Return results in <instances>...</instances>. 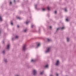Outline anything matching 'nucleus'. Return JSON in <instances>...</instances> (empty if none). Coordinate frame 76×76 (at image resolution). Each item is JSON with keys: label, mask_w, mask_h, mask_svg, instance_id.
<instances>
[{"label": "nucleus", "mask_w": 76, "mask_h": 76, "mask_svg": "<svg viewBox=\"0 0 76 76\" xmlns=\"http://www.w3.org/2000/svg\"><path fill=\"white\" fill-rule=\"evenodd\" d=\"M26 45H24L22 48L23 50V51H25V50H26Z\"/></svg>", "instance_id": "nucleus-1"}, {"label": "nucleus", "mask_w": 76, "mask_h": 76, "mask_svg": "<svg viewBox=\"0 0 76 76\" xmlns=\"http://www.w3.org/2000/svg\"><path fill=\"white\" fill-rule=\"evenodd\" d=\"M34 75H35L37 74V71L35 70H33Z\"/></svg>", "instance_id": "nucleus-2"}, {"label": "nucleus", "mask_w": 76, "mask_h": 76, "mask_svg": "<svg viewBox=\"0 0 76 76\" xmlns=\"http://www.w3.org/2000/svg\"><path fill=\"white\" fill-rule=\"evenodd\" d=\"M50 48L49 47L48 48L47 50L46 51V53H48L50 51Z\"/></svg>", "instance_id": "nucleus-3"}, {"label": "nucleus", "mask_w": 76, "mask_h": 76, "mask_svg": "<svg viewBox=\"0 0 76 76\" xmlns=\"http://www.w3.org/2000/svg\"><path fill=\"white\" fill-rule=\"evenodd\" d=\"M58 64H59V61L58 60L56 62V66H58Z\"/></svg>", "instance_id": "nucleus-4"}, {"label": "nucleus", "mask_w": 76, "mask_h": 76, "mask_svg": "<svg viewBox=\"0 0 76 76\" xmlns=\"http://www.w3.org/2000/svg\"><path fill=\"white\" fill-rule=\"evenodd\" d=\"M9 47H10V45H8L7 47V50H9Z\"/></svg>", "instance_id": "nucleus-5"}, {"label": "nucleus", "mask_w": 76, "mask_h": 76, "mask_svg": "<svg viewBox=\"0 0 76 76\" xmlns=\"http://www.w3.org/2000/svg\"><path fill=\"white\" fill-rule=\"evenodd\" d=\"M66 39H67V42H69V38H67Z\"/></svg>", "instance_id": "nucleus-6"}, {"label": "nucleus", "mask_w": 76, "mask_h": 76, "mask_svg": "<svg viewBox=\"0 0 76 76\" xmlns=\"http://www.w3.org/2000/svg\"><path fill=\"white\" fill-rule=\"evenodd\" d=\"M0 20H1V21H2V18H1V16H0Z\"/></svg>", "instance_id": "nucleus-7"}, {"label": "nucleus", "mask_w": 76, "mask_h": 76, "mask_svg": "<svg viewBox=\"0 0 76 76\" xmlns=\"http://www.w3.org/2000/svg\"><path fill=\"white\" fill-rule=\"evenodd\" d=\"M40 43H39L37 45V47H39V46H40Z\"/></svg>", "instance_id": "nucleus-8"}, {"label": "nucleus", "mask_w": 76, "mask_h": 76, "mask_svg": "<svg viewBox=\"0 0 76 76\" xmlns=\"http://www.w3.org/2000/svg\"><path fill=\"white\" fill-rule=\"evenodd\" d=\"M47 9H48V10H50V7H48Z\"/></svg>", "instance_id": "nucleus-9"}, {"label": "nucleus", "mask_w": 76, "mask_h": 76, "mask_svg": "<svg viewBox=\"0 0 76 76\" xmlns=\"http://www.w3.org/2000/svg\"><path fill=\"white\" fill-rule=\"evenodd\" d=\"M16 38L18 39V38H19V37L18 36H16L15 37Z\"/></svg>", "instance_id": "nucleus-10"}, {"label": "nucleus", "mask_w": 76, "mask_h": 76, "mask_svg": "<svg viewBox=\"0 0 76 76\" xmlns=\"http://www.w3.org/2000/svg\"><path fill=\"white\" fill-rule=\"evenodd\" d=\"M64 28H65L64 27H62L61 29H64Z\"/></svg>", "instance_id": "nucleus-11"}, {"label": "nucleus", "mask_w": 76, "mask_h": 76, "mask_svg": "<svg viewBox=\"0 0 76 76\" xmlns=\"http://www.w3.org/2000/svg\"><path fill=\"white\" fill-rule=\"evenodd\" d=\"M48 67V65H47L45 66V67Z\"/></svg>", "instance_id": "nucleus-12"}, {"label": "nucleus", "mask_w": 76, "mask_h": 76, "mask_svg": "<svg viewBox=\"0 0 76 76\" xmlns=\"http://www.w3.org/2000/svg\"><path fill=\"white\" fill-rule=\"evenodd\" d=\"M29 23V22L28 21V22H26V25H27L28 23Z\"/></svg>", "instance_id": "nucleus-13"}, {"label": "nucleus", "mask_w": 76, "mask_h": 76, "mask_svg": "<svg viewBox=\"0 0 76 76\" xmlns=\"http://www.w3.org/2000/svg\"><path fill=\"white\" fill-rule=\"evenodd\" d=\"M48 41H51V39H48Z\"/></svg>", "instance_id": "nucleus-14"}, {"label": "nucleus", "mask_w": 76, "mask_h": 76, "mask_svg": "<svg viewBox=\"0 0 76 76\" xmlns=\"http://www.w3.org/2000/svg\"><path fill=\"white\" fill-rule=\"evenodd\" d=\"M42 10L43 11H45V9L43 8L42 9Z\"/></svg>", "instance_id": "nucleus-15"}, {"label": "nucleus", "mask_w": 76, "mask_h": 76, "mask_svg": "<svg viewBox=\"0 0 76 76\" xmlns=\"http://www.w3.org/2000/svg\"><path fill=\"white\" fill-rule=\"evenodd\" d=\"M26 31H27V29H25L24 30V32H26Z\"/></svg>", "instance_id": "nucleus-16"}, {"label": "nucleus", "mask_w": 76, "mask_h": 76, "mask_svg": "<svg viewBox=\"0 0 76 76\" xmlns=\"http://www.w3.org/2000/svg\"><path fill=\"white\" fill-rule=\"evenodd\" d=\"M55 14H56L57 13V11H55Z\"/></svg>", "instance_id": "nucleus-17"}, {"label": "nucleus", "mask_w": 76, "mask_h": 76, "mask_svg": "<svg viewBox=\"0 0 76 76\" xmlns=\"http://www.w3.org/2000/svg\"><path fill=\"white\" fill-rule=\"evenodd\" d=\"M66 21H69V20H68V19L66 18Z\"/></svg>", "instance_id": "nucleus-18"}, {"label": "nucleus", "mask_w": 76, "mask_h": 76, "mask_svg": "<svg viewBox=\"0 0 76 76\" xmlns=\"http://www.w3.org/2000/svg\"><path fill=\"white\" fill-rule=\"evenodd\" d=\"M43 74V72L40 73V75H42Z\"/></svg>", "instance_id": "nucleus-19"}, {"label": "nucleus", "mask_w": 76, "mask_h": 76, "mask_svg": "<svg viewBox=\"0 0 76 76\" xmlns=\"http://www.w3.org/2000/svg\"><path fill=\"white\" fill-rule=\"evenodd\" d=\"M4 53H5V51H3V54H4Z\"/></svg>", "instance_id": "nucleus-20"}, {"label": "nucleus", "mask_w": 76, "mask_h": 76, "mask_svg": "<svg viewBox=\"0 0 76 76\" xmlns=\"http://www.w3.org/2000/svg\"><path fill=\"white\" fill-rule=\"evenodd\" d=\"M18 19H20V17H18Z\"/></svg>", "instance_id": "nucleus-21"}, {"label": "nucleus", "mask_w": 76, "mask_h": 76, "mask_svg": "<svg viewBox=\"0 0 76 76\" xmlns=\"http://www.w3.org/2000/svg\"><path fill=\"white\" fill-rule=\"evenodd\" d=\"M65 12H67V9H65Z\"/></svg>", "instance_id": "nucleus-22"}, {"label": "nucleus", "mask_w": 76, "mask_h": 76, "mask_svg": "<svg viewBox=\"0 0 76 76\" xmlns=\"http://www.w3.org/2000/svg\"><path fill=\"white\" fill-rule=\"evenodd\" d=\"M34 61V60H33V59H32V60H31V62Z\"/></svg>", "instance_id": "nucleus-23"}, {"label": "nucleus", "mask_w": 76, "mask_h": 76, "mask_svg": "<svg viewBox=\"0 0 76 76\" xmlns=\"http://www.w3.org/2000/svg\"><path fill=\"white\" fill-rule=\"evenodd\" d=\"M10 4H12V2H10Z\"/></svg>", "instance_id": "nucleus-24"}, {"label": "nucleus", "mask_w": 76, "mask_h": 76, "mask_svg": "<svg viewBox=\"0 0 76 76\" xmlns=\"http://www.w3.org/2000/svg\"><path fill=\"white\" fill-rule=\"evenodd\" d=\"M33 26H34V25H32V26H31V28H33Z\"/></svg>", "instance_id": "nucleus-25"}, {"label": "nucleus", "mask_w": 76, "mask_h": 76, "mask_svg": "<svg viewBox=\"0 0 76 76\" xmlns=\"http://www.w3.org/2000/svg\"><path fill=\"white\" fill-rule=\"evenodd\" d=\"M36 7H37V5H35V8H37Z\"/></svg>", "instance_id": "nucleus-26"}, {"label": "nucleus", "mask_w": 76, "mask_h": 76, "mask_svg": "<svg viewBox=\"0 0 76 76\" xmlns=\"http://www.w3.org/2000/svg\"><path fill=\"white\" fill-rule=\"evenodd\" d=\"M17 27L18 28H19V26L18 25L17 26Z\"/></svg>", "instance_id": "nucleus-27"}, {"label": "nucleus", "mask_w": 76, "mask_h": 76, "mask_svg": "<svg viewBox=\"0 0 76 76\" xmlns=\"http://www.w3.org/2000/svg\"><path fill=\"white\" fill-rule=\"evenodd\" d=\"M11 25H13V23H12H12H11Z\"/></svg>", "instance_id": "nucleus-28"}, {"label": "nucleus", "mask_w": 76, "mask_h": 76, "mask_svg": "<svg viewBox=\"0 0 76 76\" xmlns=\"http://www.w3.org/2000/svg\"><path fill=\"white\" fill-rule=\"evenodd\" d=\"M5 62H7V61L6 60H5Z\"/></svg>", "instance_id": "nucleus-29"}, {"label": "nucleus", "mask_w": 76, "mask_h": 76, "mask_svg": "<svg viewBox=\"0 0 76 76\" xmlns=\"http://www.w3.org/2000/svg\"><path fill=\"white\" fill-rule=\"evenodd\" d=\"M58 74H56V76H58Z\"/></svg>", "instance_id": "nucleus-30"}, {"label": "nucleus", "mask_w": 76, "mask_h": 76, "mask_svg": "<svg viewBox=\"0 0 76 76\" xmlns=\"http://www.w3.org/2000/svg\"><path fill=\"white\" fill-rule=\"evenodd\" d=\"M50 28H51L52 27H51V26H50Z\"/></svg>", "instance_id": "nucleus-31"}, {"label": "nucleus", "mask_w": 76, "mask_h": 76, "mask_svg": "<svg viewBox=\"0 0 76 76\" xmlns=\"http://www.w3.org/2000/svg\"><path fill=\"white\" fill-rule=\"evenodd\" d=\"M59 29V28H57V30H58V29Z\"/></svg>", "instance_id": "nucleus-32"}, {"label": "nucleus", "mask_w": 76, "mask_h": 76, "mask_svg": "<svg viewBox=\"0 0 76 76\" xmlns=\"http://www.w3.org/2000/svg\"><path fill=\"white\" fill-rule=\"evenodd\" d=\"M14 2H15V0H14Z\"/></svg>", "instance_id": "nucleus-33"}, {"label": "nucleus", "mask_w": 76, "mask_h": 76, "mask_svg": "<svg viewBox=\"0 0 76 76\" xmlns=\"http://www.w3.org/2000/svg\"><path fill=\"white\" fill-rule=\"evenodd\" d=\"M16 76H19V75H16Z\"/></svg>", "instance_id": "nucleus-34"}, {"label": "nucleus", "mask_w": 76, "mask_h": 76, "mask_svg": "<svg viewBox=\"0 0 76 76\" xmlns=\"http://www.w3.org/2000/svg\"><path fill=\"white\" fill-rule=\"evenodd\" d=\"M3 43H4V42H3Z\"/></svg>", "instance_id": "nucleus-35"}]
</instances>
